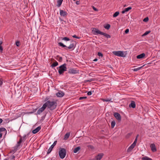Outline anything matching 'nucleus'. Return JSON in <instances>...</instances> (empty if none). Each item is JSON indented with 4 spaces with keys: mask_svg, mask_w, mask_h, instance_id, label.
Here are the masks:
<instances>
[{
    "mask_svg": "<svg viewBox=\"0 0 160 160\" xmlns=\"http://www.w3.org/2000/svg\"><path fill=\"white\" fill-rule=\"evenodd\" d=\"M44 104L46 105V107H47L48 109L51 110H53L55 109L57 105L56 101L48 100Z\"/></svg>",
    "mask_w": 160,
    "mask_h": 160,
    "instance_id": "f257e3e1",
    "label": "nucleus"
},
{
    "mask_svg": "<svg viewBox=\"0 0 160 160\" xmlns=\"http://www.w3.org/2000/svg\"><path fill=\"white\" fill-rule=\"evenodd\" d=\"M92 31L95 35L100 34L104 36L107 38H111V36L109 35L106 33L102 32L96 28H93Z\"/></svg>",
    "mask_w": 160,
    "mask_h": 160,
    "instance_id": "f03ea898",
    "label": "nucleus"
},
{
    "mask_svg": "<svg viewBox=\"0 0 160 160\" xmlns=\"http://www.w3.org/2000/svg\"><path fill=\"white\" fill-rule=\"evenodd\" d=\"M67 152L66 150L64 148H60L59 152V154L60 158L61 159L64 158L66 155Z\"/></svg>",
    "mask_w": 160,
    "mask_h": 160,
    "instance_id": "7ed1b4c3",
    "label": "nucleus"
},
{
    "mask_svg": "<svg viewBox=\"0 0 160 160\" xmlns=\"http://www.w3.org/2000/svg\"><path fill=\"white\" fill-rule=\"evenodd\" d=\"M66 64L64 63L59 67L58 72L59 74H62L64 72L67 71Z\"/></svg>",
    "mask_w": 160,
    "mask_h": 160,
    "instance_id": "20e7f679",
    "label": "nucleus"
},
{
    "mask_svg": "<svg viewBox=\"0 0 160 160\" xmlns=\"http://www.w3.org/2000/svg\"><path fill=\"white\" fill-rule=\"evenodd\" d=\"M47 108L46 106V105H45L44 104L42 107L39 108L38 110L37 111V114L40 115V114L44 110L46 109Z\"/></svg>",
    "mask_w": 160,
    "mask_h": 160,
    "instance_id": "39448f33",
    "label": "nucleus"
},
{
    "mask_svg": "<svg viewBox=\"0 0 160 160\" xmlns=\"http://www.w3.org/2000/svg\"><path fill=\"white\" fill-rule=\"evenodd\" d=\"M113 53L116 56H119V57H124V53L122 51H113Z\"/></svg>",
    "mask_w": 160,
    "mask_h": 160,
    "instance_id": "423d86ee",
    "label": "nucleus"
},
{
    "mask_svg": "<svg viewBox=\"0 0 160 160\" xmlns=\"http://www.w3.org/2000/svg\"><path fill=\"white\" fill-rule=\"evenodd\" d=\"M57 141H55L54 142L53 144L48 149L47 152V154H48L51 152L54 147L57 144Z\"/></svg>",
    "mask_w": 160,
    "mask_h": 160,
    "instance_id": "0eeeda50",
    "label": "nucleus"
},
{
    "mask_svg": "<svg viewBox=\"0 0 160 160\" xmlns=\"http://www.w3.org/2000/svg\"><path fill=\"white\" fill-rule=\"evenodd\" d=\"M60 14L62 16L65 17L67 16L68 14V13L60 9Z\"/></svg>",
    "mask_w": 160,
    "mask_h": 160,
    "instance_id": "6e6552de",
    "label": "nucleus"
},
{
    "mask_svg": "<svg viewBox=\"0 0 160 160\" xmlns=\"http://www.w3.org/2000/svg\"><path fill=\"white\" fill-rule=\"evenodd\" d=\"M114 116L118 121L121 120V117L120 114L118 112H115L114 113Z\"/></svg>",
    "mask_w": 160,
    "mask_h": 160,
    "instance_id": "1a4fd4ad",
    "label": "nucleus"
},
{
    "mask_svg": "<svg viewBox=\"0 0 160 160\" xmlns=\"http://www.w3.org/2000/svg\"><path fill=\"white\" fill-rule=\"evenodd\" d=\"M150 147L151 150L153 152H155L156 151L157 149L156 148L155 144L154 143L150 145Z\"/></svg>",
    "mask_w": 160,
    "mask_h": 160,
    "instance_id": "9d476101",
    "label": "nucleus"
},
{
    "mask_svg": "<svg viewBox=\"0 0 160 160\" xmlns=\"http://www.w3.org/2000/svg\"><path fill=\"white\" fill-rule=\"evenodd\" d=\"M103 155V154L102 153H101L98 154L97 156L95 158V160H100Z\"/></svg>",
    "mask_w": 160,
    "mask_h": 160,
    "instance_id": "9b49d317",
    "label": "nucleus"
},
{
    "mask_svg": "<svg viewBox=\"0 0 160 160\" xmlns=\"http://www.w3.org/2000/svg\"><path fill=\"white\" fill-rule=\"evenodd\" d=\"M64 95V93L63 92H59L56 94V95L58 97H62Z\"/></svg>",
    "mask_w": 160,
    "mask_h": 160,
    "instance_id": "f8f14e48",
    "label": "nucleus"
},
{
    "mask_svg": "<svg viewBox=\"0 0 160 160\" xmlns=\"http://www.w3.org/2000/svg\"><path fill=\"white\" fill-rule=\"evenodd\" d=\"M78 72L74 69H71L69 70L68 73L70 74H75Z\"/></svg>",
    "mask_w": 160,
    "mask_h": 160,
    "instance_id": "ddd939ff",
    "label": "nucleus"
},
{
    "mask_svg": "<svg viewBox=\"0 0 160 160\" xmlns=\"http://www.w3.org/2000/svg\"><path fill=\"white\" fill-rule=\"evenodd\" d=\"M41 127L40 126H38L37 128L35 129H34L32 131V132L33 134H36L38 132L39 130L41 129Z\"/></svg>",
    "mask_w": 160,
    "mask_h": 160,
    "instance_id": "4468645a",
    "label": "nucleus"
},
{
    "mask_svg": "<svg viewBox=\"0 0 160 160\" xmlns=\"http://www.w3.org/2000/svg\"><path fill=\"white\" fill-rule=\"evenodd\" d=\"M129 107L134 108L136 107V104L135 102L133 101H131L130 104L129 105Z\"/></svg>",
    "mask_w": 160,
    "mask_h": 160,
    "instance_id": "2eb2a0df",
    "label": "nucleus"
},
{
    "mask_svg": "<svg viewBox=\"0 0 160 160\" xmlns=\"http://www.w3.org/2000/svg\"><path fill=\"white\" fill-rule=\"evenodd\" d=\"M67 48L69 49H71L72 50L74 49L75 48V46L74 43H71L68 47H67Z\"/></svg>",
    "mask_w": 160,
    "mask_h": 160,
    "instance_id": "dca6fc26",
    "label": "nucleus"
},
{
    "mask_svg": "<svg viewBox=\"0 0 160 160\" xmlns=\"http://www.w3.org/2000/svg\"><path fill=\"white\" fill-rule=\"evenodd\" d=\"M132 9V7H128L127 8H125L124 10L122 12V13L123 14L124 13L126 12H127L129 10Z\"/></svg>",
    "mask_w": 160,
    "mask_h": 160,
    "instance_id": "f3484780",
    "label": "nucleus"
},
{
    "mask_svg": "<svg viewBox=\"0 0 160 160\" xmlns=\"http://www.w3.org/2000/svg\"><path fill=\"white\" fill-rule=\"evenodd\" d=\"M3 132L6 135L7 132L6 129L4 128H0V133Z\"/></svg>",
    "mask_w": 160,
    "mask_h": 160,
    "instance_id": "a211bd4d",
    "label": "nucleus"
},
{
    "mask_svg": "<svg viewBox=\"0 0 160 160\" xmlns=\"http://www.w3.org/2000/svg\"><path fill=\"white\" fill-rule=\"evenodd\" d=\"M135 145H133V144H132L128 148L127 150V151L128 152H129L131 151L135 147Z\"/></svg>",
    "mask_w": 160,
    "mask_h": 160,
    "instance_id": "6ab92c4d",
    "label": "nucleus"
},
{
    "mask_svg": "<svg viewBox=\"0 0 160 160\" xmlns=\"http://www.w3.org/2000/svg\"><path fill=\"white\" fill-rule=\"evenodd\" d=\"M145 53H142L141 54H140V55H138L137 56V58L138 59L142 58H143V57H145Z\"/></svg>",
    "mask_w": 160,
    "mask_h": 160,
    "instance_id": "aec40b11",
    "label": "nucleus"
},
{
    "mask_svg": "<svg viewBox=\"0 0 160 160\" xmlns=\"http://www.w3.org/2000/svg\"><path fill=\"white\" fill-rule=\"evenodd\" d=\"M58 45L59 46H61L63 48H65V50L67 49V47L63 44V43L61 42H59L58 43Z\"/></svg>",
    "mask_w": 160,
    "mask_h": 160,
    "instance_id": "412c9836",
    "label": "nucleus"
},
{
    "mask_svg": "<svg viewBox=\"0 0 160 160\" xmlns=\"http://www.w3.org/2000/svg\"><path fill=\"white\" fill-rule=\"evenodd\" d=\"M63 0H58L57 6L59 7L61 5Z\"/></svg>",
    "mask_w": 160,
    "mask_h": 160,
    "instance_id": "4be33fe9",
    "label": "nucleus"
},
{
    "mask_svg": "<svg viewBox=\"0 0 160 160\" xmlns=\"http://www.w3.org/2000/svg\"><path fill=\"white\" fill-rule=\"evenodd\" d=\"M81 149V148L80 147H77L75 148L73 150V152L74 153H77Z\"/></svg>",
    "mask_w": 160,
    "mask_h": 160,
    "instance_id": "5701e85b",
    "label": "nucleus"
},
{
    "mask_svg": "<svg viewBox=\"0 0 160 160\" xmlns=\"http://www.w3.org/2000/svg\"><path fill=\"white\" fill-rule=\"evenodd\" d=\"M142 160H152V159L147 156L143 157L142 158Z\"/></svg>",
    "mask_w": 160,
    "mask_h": 160,
    "instance_id": "b1692460",
    "label": "nucleus"
},
{
    "mask_svg": "<svg viewBox=\"0 0 160 160\" xmlns=\"http://www.w3.org/2000/svg\"><path fill=\"white\" fill-rule=\"evenodd\" d=\"M70 133H66L64 136V139L65 140H66L68 139V138H69L70 136Z\"/></svg>",
    "mask_w": 160,
    "mask_h": 160,
    "instance_id": "393cba45",
    "label": "nucleus"
},
{
    "mask_svg": "<svg viewBox=\"0 0 160 160\" xmlns=\"http://www.w3.org/2000/svg\"><path fill=\"white\" fill-rule=\"evenodd\" d=\"M58 65V63L56 61L55 62H54L51 66V67L52 68L53 67H55L57 66Z\"/></svg>",
    "mask_w": 160,
    "mask_h": 160,
    "instance_id": "a878e982",
    "label": "nucleus"
},
{
    "mask_svg": "<svg viewBox=\"0 0 160 160\" xmlns=\"http://www.w3.org/2000/svg\"><path fill=\"white\" fill-rule=\"evenodd\" d=\"M143 66L139 67L138 68H135L133 69V71L135 72L137 71H138L140 70L141 68H142L143 67Z\"/></svg>",
    "mask_w": 160,
    "mask_h": 160,
    "instance_id": "bb28decb",
    "label": "nucleus"
},
{
    "mask_svg": "<svg viewBox=\"0 0 160 160\" xmlns=\"http://www.w3.org/2000/svg\"><path fill=\"white\" fill-rule=\"evenodd\" d=\"M119 12L118 11L116 12L113 15V17H116L118 15Z\"/></svg>",
    "mask_w": 160,
    "mask_h": 160,
    "instance_id": "cd10ccee",
    "label": "nucleus"
},
{
    "mask_svg": "<svg viewBox=\"0 0 160 160\" xmlns=\"http://www.w3.org/2000/svg\"><path fill=\"white\" fill-rule=\"evenodd\" d=\"M110 25L108 24L104 26V28L107 30H108L110 28Z\"/></svg>",
    "mask_w": 160,
    "mask_h": 160,
    "instance_id": "c85d7f7f",
    "label": "nucleus"
},
{
    "mask_svg": "<svg viewBox=\"0 0 160 160\" xmlns=\"http://www.w3.org/2000/svg\"><path fill=\"white\" fill-rule=\"evenodd\" d=\"M150 32L151 31H146L143 35H142V36L143 37L147 35L149 33H150Z\"/></svg>",
    "mask_w": 160,
    "mask_h": 160,
    "instance_id": "c756f323",
    "label": "nucleus"
},
{
    "mask_svg": "<svg viewBox=\"0 0 160 160\" xmlns=\"http://www.w3.org/2000/svg\"><path fill=\"white\" fill-rule=\"evenodd\" d=\"M115 122L114 121H112L111 122V127L113 128L115 125Z\"/></svg>",
    "mask_w": 160,
    "mask_h": 160,
    "instance_id": "7c9ffc66",
    "label": "nucleus"
},
{
    "mask_svg": "<svg viewBox=\"0 0 160 160\" xmlns=\"http://www.w3.org/2000/svg\"><path fill=\"white\" fill-rule=\"evenodd\" d=\"M62 39L65 41H68L70 40L69 38H67V37H65L64 38H62Z\"/></svg>",
    "mask_w": 160,
    "mask_h": 160,
    "instance_id": "2f4dec72",
    "label": "nucleus"
},
{
    "mask_svg": "<svg viewBox=\"0 0 160 160\" xmlns=\"http://www.w3.org/2000/svg\"><path fill=\"white\" fill-rule=\"evenodd\" d=\"M138 135L136 137L134 142L132 143V144H133V145H136V143L137 142V138H138Z\"/></svg>",
    "mask_w": 160,
    "mask_h": 160,
    "instance_id": "473e14b6",
    "label": "nucleus"
},
{
    "mask_svg": "<svg viewBox=\"0 0 160 160\" xmlns=\"http://www.w3.org/2000/svg\"><path fill=\"white\" fill-rule=\"evenodd\" d=\"M21 143L19 142H18L15 147V148H18L20 145Z\"/></svg>",
    "mask_w": 160,
    "mask_h": 160,
    "instance_id": "72a5a7b5",
    "label": "nucleus"
},
{
    "mask_svg": "<svg viewBox=\"0 0 160 160\" xmlns=\"http://www.w3.org/2000/svg\"><path fill=\"white\" fill-rule=\"evenodd\" d=\"M16 45L18 46V47L20 45V42L19 41H17L16 42Z\"/></svg>",
    "mask_w": 160,
    "mask_h": 160,
    "instance_id": "f704fd0d",
    "label": "nucleus"
},
{
    "mask_svg": "<svg viewBox=\"0 0 160 160\" xmlns=\"http://www.w3.org/2000/svg\"><path fill=\"white\" fill-rule=\"evenodd\" d=\"M148 18L147 17L143 19V21L144 22H147L148 21Z\"/></svg>",
    "mask_w": 160,
    "mask_h": 160,
    "instance_id": "c9c22d12",
    "label": "nucleus"
},
{
    "mask_svg": "<svg viewBox=\"0 0 160 160\" xmlns=\"http://www.w3.org/2000/svg\"><path fill=\"white\" fill-rule=\"evenodd\" d=\"M98 55L99 57H102L103 56L102 53L100 52H98Z\"/></svg>",
    "mask_w": 160,
    "mask_h": 160,
    "instance_id": "e433bc0d",
    "label": "nucleus"
},
{
    "mask_svg": "<svg viewBox=\"0 0 160 160\" xmlns=\"http://www.w3.org/2000/svg\"><path fill=\"white\" fill-rule=\"evenodd\" d=\"M92 92H93V91H90L89 92H88V93H87V94L88 95V96H90V95H91L92 94Z\"/></svg>",
    "mask_w": 160,
    "mask_h": 160,
    "instance_id": "4c0bfd02",
    "label": "nucleus"
},
{
    "mask_svg": "<svg viewBox=\"0 0 160 160\" xmlns=\"http://www.w3.org/2000/svg\"><path fill=\"white\" fill-rule=\"evenodd\" d=\"M26 135H24L22 137L23 141H24L26 139Z\"/></svg>",
    "mask_w": 160,
    "mask_h": 160,
    "instance_id": "58836bf2",
    "label": "nucleus"
},
{
    "mask_svg": "<svg viewBox=\"0 0 160 160\" xmlns=\"http://www.w3.org/2000/svg\"><path fill=\"white\" fill-rule=\"evenodd\" d=\"M93 9L96 11H98V9L95 8L94 6H92Z\"/></svg>",
    "mask_w": 160,
    "mask_h": 160,
    "instance_id": "ea45409f",
    "label": "nucleus"
},
{
    "mask_svg": "<svg viewBox=\"0 0 160 160\" xmlns=\"http://www.w3.org/2000/svg\"><path fill=\"white\" fill-rule=\"evenodd\" d=\"M72 37L73 38H78V39H79L80 38V37H78V36H77L76 35H73V36H72Z\"/></svg>",
    "mask_w": 160,
    "mask_h": 160,
    "instance_id": "a19ab883",
    "label": "nucleus"
},
{
    "mask_svg": "<svg viewBox=\"0 0 160 160\" xmlns=\"http://www.w3.org/2000/svg\"><path fill=\"white\" fill-rule=\"evenodd\" d=\"M86 98H87V97H80L79 99L82 100V99H86Z\"/></svg>",
    "mask_w": 160,
    "mask_h": 160,
    "instance_id": "79ce46f5",
    "label": "nucleus"
},
{
    "mask_svg": "<svg viewBox=\"0 0 160 160\" xmlns=\"http://www.w3.org/2000/svg\"><path fill=\"white\" fill-rule=\"evenodd\" d=\"M20 138L19 141L18 142L21 143L23 141L22 140V137L21 136H20Z\"/></svg>",
    "mask_w": 160,
    "mask_h": 160,
    "instance_id": "37998d69",
    "label": "nucleus"
},
{
    "mask_svg": "<svg viewBox=\"0 0 160 160\" xmlns=\"http://www.w3.org/2000/svg\"><path fill=\"white\" fill-rule=\"evenodd\" d=\"M129 32V29H126L125 31V33L126 34L128 33Z\"/></svg>",
    "mask_w": 160,
    "mask_h": 160,
    "instance_id": "c03bdc74",
    "label": "nucleus"
},
{
    "mask_svg": "<svg viewBox=\"0 0 160 160\" xmlns=\"http://www.w3.org/2000/svg\"><path fill=\"white\" fill-rule=\"evenodd\" d=\"M15 158V156L14 155H12L10 157V159L12 160Z\"/></svg>",
    "mask_w": 160,
    "mask_h": 160,
    "instance_id": "a18cd8bd",
    "label": "nucleus"
},
{
    "mask_svg": "<svg viewBox=\"0 0 160 160\" xmlns=\"http://www.w3.org/2000/svg\"><path fill=\"white\" fill-rule=\"evenodd\" d=\"M62 60V57H59L58 58V61L59 62H61Z\"/></svg>",
    "mask_w": 160,
    "mask_h": 160,
    "instance_id": "49530a36",
    "label": "nucleus"
},
{
    "mask_svg": "<svg viewBox=\"0 0 160 160\" xmlns=\"http://www.w3.org/2000/svg\"><path fill=\"white\" fill-rule=\"evenodd\" d=\"M3 50V48L2 47V46L1 45H0V51H1V52Z\"/></svg>",
    "mask_w": 160,
    "mask_h": 160,
    "instance_id": "de8ad7c7",
    "label": "nucleus"
},
{
    "mask_svg": "<svg viewBox=\"0 0 160 160\" xmlns=\"http://www.w3.org/2000/svg\"><path fill=\"white\" fill-rule=\"evenodd\" d=\"M103 101H105L106 102H109L110 101V100L109 99H104L103 100Z\"/></svg>",
    "mask_w": 160,
    "mask_h": 160,
    "instance_id": "09e8293b",
    "label": "nucleus"
},
{
    "mask_svg": "<svg viewBox=\"0 0 160 160\" xmlns=\"http://www.w3.org/2000/svg\"><path fill=\"white\" fill-rule=\"evenodd\" d=\"M2 84V81H0V86H1Z\"/></svg>",
    "mask_w": 160,
    "mask_h": 160,
    "instance_id": "8fccbe9b",
    "label": "nucleus"
},
{
    "mask_svg": "<svg viewBox=\"0 0 160 160\" xmlns=\"http://www.w3.org/2000/svg\"><path fill=\"white\" fill-rule=\"evenodd\" d=\"M76 4H77V5H78L79 4V1H77L76 2Z\"/></svg>",
    "mask_w": 160,
    "mask_h": 160,
    "instance_id": "3c124183",
    "label": "nucleus"
},
{
    "mask_svg": "<svg viewBox=\"0 0 160 160\" xmlns=\"http://www.w3.org/2000/svg\"><path fill=\"white\" fill-rule=\"evenodd\" d=\"M94 61V62H96V61H98V59L97 58H95V59H94L93 60Z\"/></svg>",
    "mask_w": 160,
    "mask_h": 160,
    "instance_id": "603ef678",
    "label": "nucleus"
},
{
    "mask_svg": "<svg viewBox=\"0 0 160 160\" xmlns=\"http://www.w3.org/2000/svg\"><path fill=\"white\" fill-rule=\"evenodd\" d=\"M3 121L2 120V119L0 118V124Z\"/></svg>",
    "mask_w": 160,
    "mask_h": 160,
    "instance_id": "864d4df0",
    "label": "nucleus"
},
{
    "mask_svg": "<svg viewBox=\"0 0 160 160\" xmlns=\"http://www.w3.org/2000/svg\"><path fill=\"white\" fill-rule=\"evenodd\" d=\"M3 133H0V138H1L2 137V134Z\"/></svg>",
    "mask_w": 160,
    "mask_h": 160,
    "instance_id": "5fc2aeb1",
    "label": "nucleus"
},
{
    "mask_svg": "<svg viewBox=\"0 0 160 160\" xmlns=\"http://www.w3.org/2000/svg\"><path fill=\"white\" fill-rule=\"evenodd\" d=\"M2 42L0 40V45H1V44H2Z\"/></svg>",
    "mask_w": 160,
    "mask_h": 160,
    "instance_id": "6e6d98bb",
    "label": "nucleus"
},
{
    "mask_svg": "<svg viewBox=\"0 0 160 160\" xmlns=\"http://www.w3.org/2000/svg\"><path fill=\"white\" fill-rule=\"evenodd\" d=\"M3 160H8L6 159H4Z\"/></svg>",
    "mask_w": 160,
    "mask_h": 160,
    "instance_id": "4d7b16f0",
    "label": "nucleus"
},
{
    "mask_svg": "<svg viewBox=\"0 0 160 160\" xmlns=\"http://www.w3.org/2000/svg\"><path fill=\"white\" fill-rule=\"evenodd\" d=\"M86 81L88 82V81H89V80H88V81Z\"/></svg>",
    "mask_w": 160,
    "mask_h": 160,
    "instance_id": "13d9d810",
    "label": "nucleus"
},
{
    "mask_svg": "<svg viewBox=\"0 0 160 160\" xmlns=\"http://www.w3.org/2000/svg\"><path fill=\"white\" fill-rule=\"evenodd\" d=\"M73 0L74 1H75L76 0Z\"/></svg>",
    "mask_w": 160,
    "mask_h": 160,
    "instance_id": "bf43d9fd",
    "label": "nucleus"
},
{
    "mask_svg": "<svg viewBox=\"0 0 160 160\" xmlns=\"http://www.w3.org/2000/svg\"><path fill=\"white\" fill-rule=\"evenodd\" d=\"M1 80L0 79V80Z\"/></svg>",
    "mask_w": 160,
    "mask_h": 160,
    "instance_id": "052dcab7",
    "label": "nucleus"
}]
</instances>
